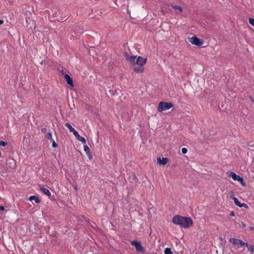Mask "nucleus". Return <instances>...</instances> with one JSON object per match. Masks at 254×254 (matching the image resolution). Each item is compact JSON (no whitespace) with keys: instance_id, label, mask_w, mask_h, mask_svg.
<instances>
[{"instance_id":"1","label":"nucleus","mask_w":254,"mask_h":254,"mask_svg":"<svg viewBox=\"0 0 254 254\" xmlns=\"http://www.w3.org/2000/svg\"><path fill=\"white\" fill-rule=\"evenodd\" d=\"M172 222L174 224L184 228H188L192 225V221L190 218L179 215H175L173 217Z\"/></svg>"},{"instance_id":"2","label":"nucleus","mask_w":254,"mask_h":254,"mask_svg":"<svg viewBox=\"0 0 254 254\" xmlns=\"http://www.w3.org/2000/svg\"><path fill=\"white\" fill-rule=\"evenodd\" d=\"M147 59L142 58L138 56L136 58V56H134V62L131 63L130 64L132 65V69L134 71L137 73H141L144 70L143 67L144 65L146 64Z\"/></svg>"},{"instance_id":"3","label":"nucleus","mask_w":254,"mask_h":254,"mask_svg":"<svg viewBox=\"0 0 254 254\" xmlns=\"http://www.w3.org/2000/svg\"><path fill=\"white\" fill-rule=\"evenodd\" d=\"M173 105L171 103L161 102L159 103L157 110L159 112L167 110L173 107Z\"/></svg>"},{"instance_id":"4","label":"nucleus","mask_w":254,"mask_h":254,"mask_svg":"<svg viewBox=\"0 0 254 254\" xmlns=\"http://www.w3.org/2000/svg\"><path fill=\"white\" fill-rule=\"evenodd\" d=\"M192 45L201 47L204 44V41L202 39H199L196 36H192L190 38L189 41Z\"/></svg>"},{"instance_id":"5","label":"nucleus","mask_w":254,"mask_h":254,"mask_svg":"<svg viewBox=\"0 0 254 254\" xmlns=\"http://www.w3.org/2000/svg\"><path fill=\"white\" fill-rule=\"evenodd\" d=\"M229 242L234 245H240L241 247H243L244 246H246L248 247V244L247 243H245L241 240L235 239V238H231L229 240Z\"/></svg>"},{"instance_id":"6","label":"nucleus","mask_w":254,"mask_h":254,"mask_svg":"<svg viewBox=\"0 0 254 254\" xmlns=\"http://www.w3.org/2000/svg\"><path fill=\"white\" fill-rule=\"evenodd\" d=\"M229 177H231L233 180L234 181H237L241 183V184L244 186L245 184L244 183L243 179L241 178L240 176L236 175L234 172H230Z\"/></svg>"},{"instance_id":"7","label":"nucleus","mask_w":254,"mask_h":254,"mask_svg":"<svg viewBox=\"0 0 254 254\" xmlns=\"http://www.w3.org/2000/svg\"><path fill=\"white\" fill-rule=\"evenodd\" d=\"M130 244L132 246H133L135 247V249L137 251H138V252L143 251V248L142 247L140 243L137 242V241H132L130 242Z\"/></svg>"},{"instance_id":"8","label":"nucleus","mask_w":254,"mask_h":254,"mask_svg":"<svg viewBox=\"0 0 254 254\" xmlns=\"http://www.w3.org/2000/svg\"><path fill=\"white\" fill-rule=\"evenodd\" d=\"M64 78L68 84H69L70 86L72 87L73 86L72 79L70 77V76L68 74H65L64 75Z\"/></svg>"},{"instance_id":"9","label":"nucleus","mask_w":254,"mask_h":254,"mask_svg":"<svg viewBox=\"0 0 254 254\" xmlns=\"http://www.w3.org/2000/svg\"><path fill=\"white\" fill-rule=\"evenodd\" d=\"M158 163L160 165H166L169 161V159L167 158H161L160 157H158L157 159Z\"/></svg>"},{"instance_id":"10","label":"nucleus","mask_w":254,"mask_h":254,"mask_svg":"<svg viewBox=\"0 0 254 254\" xmlns=\"http://www.w3.org/2000/svg\"><path fill=\"white\" fill-rule=\"evenodd\" d=\"M83 148H84V150L86 152L89 159L90 160L92 158V155L91 154V152L90 150L89 147L87 145H84Z\"/></svg>"},{"instance_id":"11","label":"nucleus","mask_w":254,"mask_h":254,"mask_svg":"<svg viewBox=\"0 0 254 254\" xmlns=\"http://www.w3.org/2000/svg\"><path fill=\"white\" fill-rule=\"evenodd\" d=\"M124 57L130 64L134 62V56H129L127 52L124 53Z\"/></svg>"},{"instance_id":"12","label":"nucleus","mask_w":254,"mask_h":254,"mask_svg":"<svg viewBox=\"0 0 254 254\" xmlns=\"http://www.w3.org/2000/svg\"><path fill=\"white\" fill-rule=\"evenodd\" d=\"M40 190L43 193L48 196H50L51 194L50 191L47 189L44 188V187H40Z\"/></svg>"},{"instance_id":"13","label":"nucleus","mask_w":254,"mask_h":254,"mask_svg":"<svg viewBox=\"0 0 254 254\" xmlns=\"http://www.w3.org/2000/svg\"><path fill=\"white\" fill-rule=\"evenodd\" d=\"M29 199L30 201L34 200L36 203H39L40 202V199L39 198V197L35 195L31 196Z\"/></svg>"},{"instance_id":"14","label":"nucleus","mask_w":254,"mask_h":254,"mask_svg":"<svg viewBox=\"0 0 254 254\" xmlns=\"http://www.w3.org/2000/svg\"><path fill=\"white\" fill-rule=\"evenodd\" d=\"M65 126L69 129L70 132H72V130H74V128L68 123L65 124Z\"/></svg>"},{"instance_id":"15","label":"nucleus","mask_w":254,"mask_h":254,"mask_svg":"<svg viewBox=\"0 0 254 254\" xmlns=\"http://www.w3.org/2000/svg\"><path fill=\"white\" fill-rule=\"evenodd\" d=\"M233 199L234 200L235 204L237 206H239V207L241 206V202L240 201H239L236 197H233Z\"/></svg>"},{"instance_id":"16","label":"nucleus","mask_w":254,"mask_h":254,"mask_svg":"<svg viewBox=\"0 0 254 254\" xmlns=\"http://www.w3.org/2000/svg\"><path fill=\"white\" fill-rule=\"evenodd\" d=\"M172 7L175 10H178L180 12L183 11V8L181 6L179 5H173Z\"/></svg>"},{"instance_id":"17","label":"nucleus","mask_w":254,"mask_h":254,"mask_svg":"<svg viewBox=\"0 0 254 254\" xmlns=\"http://www.w3.org/2000/svg\"><path fill=\"white\" fill-rule=\"evenodd\" d=\"M165 254H173V252L171 251L170 248H166L164 251Z\"/></svg>"},{"instance_id":"18","label":"nucleus","mask_w":254,"mask_h":254,"mask_svg":"<svg viewBox=\"0 0 254 254\" xmlns=\"http://www.w3.org/2000/svg\"><path fill=\"white\" fill-rule=\"evenodd\" d=\"M46 137L49 139H50L51 140H52L53 139L52 138V132L51 131H49L46 135Z\"/></svg>"},{"instance_id":"19","label":"nucleus","mask_w":254,"mask_h":254,"mask_svg":"<svg viewBox=\"0 0 254 254\" xmlns=\"http://www.w3.org/2000/svg\"><path fill=\"white\" fill-rule=\"evenodd\" d=\"M77 139L80 141L82 143L84 144L86 143V139L82 136H80V137H79Z\"/></svg>"},{"instance_id":"20","label":"nucleus","mask_w":254,"mask_h":254,"mask_svg":"<svg viewBox=\"0 0 254 254\" xmlns=\"http://www.w3.org/2000/svg\"><path fill=\"white\" fill-rule=\"evenodd\" d=\"M73 134L74 135V136L76 137V138L77 139L79 137H80V135H79L78 132L74 129V130H72Z\"/></svg>"},{"instance_id":"21","label":"nucleus","mask_w":254,"mask_h":254,"mask_svg":"<svg viewBox=\"0 0 254 254\" xmlns=\"http://www.w3.org/2000/svg\"><path fill=\"white\" fill-rule=\"evenodd\" d=\"M73 134L74 135V136L76 137V138L77 139L79 137H80V135H79L78 132L74 129V130H72Z\"/></svg>"},{"instance_id":"22","label":"nucleus","mask_w":254,"mask_h":254,"mask_svg":"<svg viewBox=\"0 0 254 254\" xmlns=\"http://www.w3.org/2000/svg\"><path fill=\"white\" fill-rule=\"evenodd\" d=\"M73 134L74 135V136L76 137V138L77 139L79 137H80V135H79L78 132L74 129V130H72Z\"/></svg>"},{"instance_id":"23","label":"nucleus","mask_w":254,"mask_h":254,"mask_svg":"<svg viewBox=\"0 0 254 254\" xmlns=\"http://www.w3.org/2000/svg\"><path fill=\"white\" fill-rule=\"evenodd\" d=\"M249 23L254 27V19L252 18H249Z\"/></svg>"},{"instance_id":"24","label":"nucleus","mask_w":254,"mask_h":254,"mask_svg":"<svg viewBox=\"0 0 254 254\" xmlns=\"http://www.w3.org/2000/svg\"><path fill=\"white\" fill-rule=\"evenodd\" d=\"M248 250L250 252H254V247L253 245L248 246Z\"/></svg>"},{"instance_id":"25","label":"nucleus","mask_w":254,"mask_h":254,"mask_svg":"<svg viewBox=\"0 0 254 254\" xmlns=\"http://www.w3.org/2000/svg\"><path fill=\"white\" fill-rule=\"evenodd\" d=\"M52 146L54 148L55 147H57L58 145L56 143V142L54 141V139H52Z\"/></svg>"},{"instance_id":"26","label":"nucleus","mask_w":254,"mask_h":254,"mask_svg":"<svg viewBox=\"0 0 254 254\" xmlns=\"http://www.w3.org/2000/svg\"><path fill=\"white\" fill-rule=\"evenodd\" d=\"M7 143L3 141H0V146H5L6 145Z\"/></svg>"},{"instance_id":"27","label":"nucleus","mask_w":254,"mask_h":254,"mask_svg":"<svg viewBox=\"0 0 254 254\" xmlns=\"http://www.w3.org/2000/svg\"><path fill=\"white\" fill-rule=\"evenodd\" d=\"M187 151H188V149L186 148H183L182 149V152L183 154L187 153Z\"/></svg>"},{"instance_id":"28","label":"nucleus","mask_w":254,"mask_h":254,"mask_svg":"<svg viewBox=\"0 0 254 254\" xmlns=\"http://www.w3.org/2000/svg\"><path fill=\"white\" fill-rule=\"evenodd\" d=\"M41 131L42 133H47V128L46 127H44V128H42L41 129Z\"/></svg>"},{"instance_id":"29","label":"nucleus","mask_w":254,"mask_h":254,"mask_svg":"<svg viewBox=\"0 0 254 254\" xmlns=\"http://www.w3.org/2000/svg\"><path fill=\"white\" fill-rule=\"evenodd\" d=\"M240 207H244L245 208H247L248 206V205L246 204V203H241V206H240Z\"/></svg>"},{"instance_id":"30","label":"nucleus","mask_w":254,"mask_h":254,"mask_svg":"<svg viewBox=\"0 0 254 254\" xmlns=\"http://www.w3.org/2000/svg\"><path fill=\"white\" fill-rule=\"evenodd\" d=\"M9 161H11V162L10 163V165H12L13 164V166L15 165V162L14 159H11L9 160Z\"/></svg>"},{"instance_id":"31","label":"nucleus","mask_w":254,"mask_h":254,"mask_svg":"<svg viewBox=\"0 0 254 254\" xmlns=\"http://www.w3.org/2000/svg\"><path fill=\"white\" fill-rule=\"evenodd\" d=\"M230 215L232 217H233L235 216V212L234 211H231L230 213Z\"/></svg>"},{"instance_id":"32","label":"nucleus","mask_w":254,"mask_h":254,"mask_svg":"<svg viewBox=\"0 0 254 254\" xmlns=\"http://www.w3.org/2000/svg\"><path fill=\"white\" fill-rule=\"evenodd\" d=\"M4 209V207L3 206H0V210H3Z\"/></svg>"},{"instance_id":"33","label":"nucleus","mask_w":254,"mask_h":254,"mask_svg":"<svg viewBox=\"0 0 254 254\" xmlns=\"http://www.w3.org/2000/svg\"><path fill=\"white\" fill-rule=\"evenodd\" d=\"M249 229L250 230L254 231V227H249Z\"/></svg>"},{"instance_id":"34","label":"nucleus","mask_w":254,"mask_h":254,"mask_svg":"<svg viewBox=\"0 0 254 254\" xmlns=\"http://www.w3.org/2000/svg\"><path fill=\"white\" fill-rule=\"evenodd\" d=\"M3 23V21L2 20H0V25Z\"/></svg>"},{"instance_id":"35","label":"nucleus","mask_w":254,"mask_h":254,"mask_svg":"<svg viewBox=\"0 0 254 254\" xmlns=\"http://www.w3.org/2000/svg\"><path fill=\"white\" fill-rule=\"evenodd\" d=\"M242 224H243V226L244 227H245V226H246V225H245L244 223H242Z\"/></svg>"},{"instance_id":"36","label":"nucleus","mask_w":254,"mask_h":254,"mask_svg":"<svg viewBox=\"0 0 254 254\" xmlns=\"http://www.w3.org/2000/svg\"><path fill=\"white\" fill-rule=\"evenodd\" d=\"M1 152H0V157L1 156Z\"/></svg>"}]
</instances>
